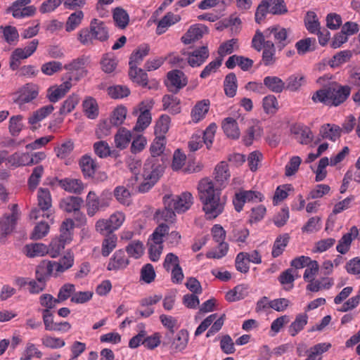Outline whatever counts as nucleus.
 <instances>
[{
	"label": "nucleus",
	"instance_id": "4c0bfd02",
	"mask_svg": "<svg viewBox=\"0 0 360 360\" xmlns=\"http://www.w3.org/2000/svg\"><path fill=\"white\" fill-rule=\"evenodd\" d=\"M79 166L85 177H91L95 174L98 165L90 156L84 155L80 161Z\"/></svg>",
	"mask_w": 360,
	"mask_h": 360
},
{
	"label": "nucleus",
	"instance_id": "393cba45",
	"mask_svg": "<svg viewBox=\"0 0 360 360\" xmlns=\"http://www.w3.org/2000/svg\"><path fill=\"white\" fill-rule=\"evenodd\" d=\"M210 106L209 99H203L198 101L191 111V120L194 123H198L202 120L207 114Z\"/></svg>",
	"mask_w": 360,
	"mask_h": 360
},
{
	"label": "nucleus",
	"instance_id": "6e6d98bb",
	"mask_svg": "<svg viewBox=\"0 0 360 360\" xmlns=\"http://www.w3.org/2000/svg\"><path fill=\"white\" fill-rule=\"evenodd\" d=\"M113 20L117 27L124 29L129 24V16L123 8H116L113 11Z\"/></svg>",
	"mask_w": 360,
	"mask_h": 360
},
{
	"label": "nucleus",
	"instance_id": "c756f323",
	"mask_svg": "<svg viewBox=\"0 0 360 360\" xmlns=\"http://www.w3.org/2000/svg\"><path fill=\"white\" fill-rule=\"evenodd\" d=\"M292 132L295 139L301 144H309L314 139V135L311 129L304 125H297L292 129Z\"/></svg>",
	"mask_w": 360,
	"mask_h": 360
},
{
	"label": "nucleus",
	"instance_id": "864d4df0",
	"mask_svg": "<svg viewBox=\"0 0 360 360\" xmlns=\"http://www.w3.org/2000/svg\"><path fill=\"white\" fill-rule=\"evenodd\" d=\"M84 15V13L81 10L71 13L66 21L65 30L68 32L75 30L82 23Z\"/></svg>",
	"mask_w": 360,
	"mask_h": 360
},
{
	"label": "nucleus",
	"instance_id": "052dcab7",
	"mask_svg": "<svg viewBox=\"0 0 360 360\" xmlns=\"http://www.w3.org/2000/svg\"><path fill=\"white\" fill-rule=\"evenodd\" d=\"M304 24L307 30L311 34L316 33L320 30V23L316 14L313 11H308L304 18Z\"/></svg>",
	"mask_w": 360,
	"mask_h": 360
},
{
	"label": "nucleus",
	"instance_id": "c03bdc74",
	"mask_svg": "<svg viewBox=\"0 0 360 360\" xmlns=\"http://www.w3.org/2000/svg\"><path fill=\"white\" fill-rule=\"evenodd\" d=\"M131 139V131L126 128H120L115 136V146L120 149L126 148Z\"/></svg>",
	"mask_w": 360,
	"mask_h": 360
},
{
	"label": "nucleus",
	"instance_id": "ddd939ff",
	"mask_svg": "<svg viewBox=\"0 0 360 360\" xmlns=\"http://www.w3.org/2000/svg\"><path fill=\"white\" fill-rule=\"evenodd\" d=\"M45 269L41 264L35 272L36 279L29 281L27 290L30 294H39L45 290L47 278L50 276L49 274H46Z\"/></svg>",
	"mask_w": 360,
	"mask_h": 360
},
{
	"label": "nucleus",
	"instance_id": "0eeeda50",
	"mask_svg": "<svg viewBox=\"0 0 360 360\" xmlns=\"http://www.w3.org/2000/svg\"><path fill=\"white\" fill-rule=\"evenodd\" d=\"M150 160L148 163H145L143 166V181L138 186V191L140 193H146L148 191L154 184L160 179L163 172V167L158 166L153 167Z\"/></svg>",
	"mask_w": 360,
	"mask_h": 360
},
{
	"label": "nucleus",
	"instance_id": "0e129e2a",
	"mask_svg": "<svg viewBox=\"0 0 360 360\" xmlns=\"http://www.w3.org/2000/svg\"><path fill=\"white\" fill-rule=\"evenodd\" d=\"M127 110L124 106L120 105L116 108L110 117V123L113 126L121 125L126 119Z\"/></svg>",
	"mask_w": 360,
	"mask_h": 360
},
{
	"label": "nucleus",
	"instance_id": "1a4fd4ad",
	"mask_svg": "<svg viewBox=\"0 0 360 360\" xmlns=\"http://www.w3.org/2000/svg\"><path fill=\"white\" fill-rule=\"evenodd\" d=\"M290 34V29H286L278 25H273L266 29V40H271L270 39L273 37L275 47L279 51L283 49L291 42V39L289 38Z\"/></svg>",
	"mask_w": 360,
	"mask_h": 360
},
{
	"label": "nucleus",
	"instance_id": "7c9ffc66",
	"mask_svg": "<svg viewBox=\"0 0 360 360\" xmlns=\"http://www.w3.org/2000/svg\"><path fill=\"white\" fill-rule=\"evenodd\" d=\"M230 172L228 164L226 162H221L214 169V179L221 187H225L230 178Z\"/></svg>",
	"mask_w": 360,
	"mask_h": 360
},
{
	"label": "nucleus",
	"instance_id": "4468645a",
	"mask_svg": "<svg viewBox=\"0 0 360 360\" xmlns=\"http://www.w3.org/2000/svg\"><path fill=\"white\" fill-rule=\"evenodd\" d=\"M264 198L263 195L258 191H241L235 195L233 200L235 209L237 212L243 210V205L246 202H261Z\"/></svg>",
	"mask_w": 360,
	"mask_h": 360
},
{
	"label": "nucleus",
	"instance_id": "473e14b6",
	"mask_svg": "<svg viewBox=\"0 0 360 360\" xmlns=\"http://www.w3.org/2000/svg\"><path fill=\"white\" fill-rule=\"evenodd\" d=\"M150 47L148 44H141L131 53L129 58V68H137L143 60V58L148 55Z\"/></svg>",
	"mask_w": 360,
	"mask_h": 360
},
{
	"label": "nucleus",
	"instance_id": "3c124183",
	"mask_svg": "<svg viewBox=\"0 0 360 360\" xmlns=\"http://www.w3.org/2000/svg\"><path fill=\"white\" fill-rule=\"evenodd\" d=\"M305 83L306 78L304 75L301 74L292 75L287 79L285 89L291 91H297Z\"/></svg>",
	"mask_w": 360,
	"mask_h": 360
},
{
	"label": "nucleus",
	"instance_id": "79ce46f5",
	"mask_svg": "<svg viewBox=\"0 0 360 360\" xmlns=\"http://www.w3.org/2000/svg\"><path fill=\"white\" fill-rule=\"evenodd\" d=\"M180 20L178 15L169 12L167 13L158 22L156 32L158 34H163L167 28Z\"/></svg>",
	"mask_w": 360,
	"mask_h": 360
},
{
	"label": "nucleus",
	"instance_id": "f3484780",
	"mask_svg": "<svg viewBox=\"0 0 360 360\" xmlns=\"http://www.w3.org/2000/svg\"><path fill=\"white\" fill-rule=\"evenodd\" d=\"M187 83V77L182 71L173 70L167 72L166 85L171 91H178Z\"/></svg>",
	"mask_w": 360,
	"mask_h": 360
},
{
	"label": "nucleus",
	"instance_id": "8fccbe9b",
	"mask_svg": "<svg viewBox=\"0 0 360 360\" xmlns=\"http://www.w3.org/2000/svg\"><path fill=\"white\" fill-rule=\"evenodd\" d=\"M83 110L89 119H95L98 115V107L96 101L92 97L86 98L82 103Z\"/></svg>",
	"mask_w": 360,
	"mask_h": 360
},
{
	"label": "nucleus",
	"instance_id": "774afa93",
	"mask_svg": "<svg viewBox=\"0 0 360 360\" xmlns=\"http://www.w3.org/2000/svg\"><path fill=\"white\" fill-rule=\"evenodd\" d=\"M79 101V96L77 94H72L63 103L60 108V114L67 115L72 112L75 106L78 104Z\"/></svg>",
	"mask_w": 360,
	"mask_h": 360
},
{
	"label": "nucleus",
	"instance_id": "6ab92c4d",
	"mask_svg": "<svg viewBox=\"0 0 360 360\" xmlns=\"http://www.w3.org/2000/svg\"><path fill=\"white\" fill-rule=\"evenodd\" d=\"M11 214L5 215L0 219V229L2 235L6 236L11 233L15 228L17 220L19 217L18 205L13 204L11 207Z\"/></svg>",
	"mask_w": 360,
	"mask_h": 360
},
{
	"label": "nucleus",
	"instance_id": "13d9d810",
	"mask_svg": "<svg viewBox=\"0 0 360 360\" xmlns=\"http://www.w3.org/2000/svg\"><path fill=\"white\" fill-rule=\"evenodd\" d=\"M170 124V117L167 115H162L157 121L155 127V134L157 136L165 137L168 131Z\"/></svg>",
	"mask_w": 360,
	"mask_h": 360
},
{
	"label": "nucleus",
	"instance_id": "69168bd1",
	"mask_svg": "<svg viewBox=\"0 0 360 360\" xmlns=\"http://www.w3.org/2000/svg\"><path fill=\"white\" fill-rule=\"evenodd\" d=\"M238 49V39H231L222 43L218 49V54L223 59L226 55L232 53L235 50Z\"/></svg>",
	"mask_w": 360,
	"mask_h": 360
},
{
	"label": "nucleus",
	"instance_id": "338daca9",
	"mask_svg": "<svg viewBox=\"0 0 360 360\" xmlns=\"http://www.w3.org/2000/svg\"><path fill=\"white\" fill-rule=\"evenodd\" d=\"M44 174V167L39 165L33 169L32 173L28 179V186L30 190L34 191L37 188L40 182V179Z\"/></svg>",
	"mask_w": 360,
	"mask_h": 360
},
{
	"label": "nucleus",
	"instance_id": "4be33fe9",
	"mask_svg": "<svg viewBox=\"0 0 360 360\" xmlns=\"http://www.w3.org/2000/svg\"><path fill=\"white\" fill-rule=\"evenodd\" d=\"M165 138L157 136L150 145V151L151 153V157L148 158L145 163H148L150 160H152L153 167H156L158 166H161L158 159V157L160 156L165 150Z\"/></svg>",
	"mask_w": 360,
	"mask_h": 360
},
{
	"label": "nucleus",
	"instance_id": "f704fd0d",
	"mask_svg": "<svg viewBox=\"0 0 360 360\" xmlns=\"http://www.w3.org/2000/svg\"><path fill=\"white\" fill-rule=\"evenodd\" d=\"M222 129L229 138L238 139L240 136V133L238 124L232 117H226L223 120Z\"/></svg>",
	"mask_w": 360,
	"mask_h": 360
},
{
	"label": "nucleus",
	"instance_id": "dca6fc26",
	"mask_svg": "<svg viewBox=\"0 0 360 360\" xmlns=\"http://www.w3.org/2000/svg\"><path fill=\"white\" fill-rule=\"evenodd\" d=\"M86 59L84 58H77L72 60L71 62L64 65L68 72V78L72 77V80H79L80 78L84 77L87 71L86 70Z\"/></svg>",
	"mask_w": 360,
	"mask_h": 360
},
{
	"label": "nucleus",
	"instance_id": "58836bf2",
	"mask_svg": "<svg viewBox=\"0 0 360 360\" xmlns=\"http://www.w3.org/2000/svg\"><path fill=\"white\" fill-rule=\"evenodd\" d=\"M162 297L160 295H154L142 299L141 301V306L145 307L144 309L140 310L139 314L145 318L149 317L154 313V309L152 307L153 304L158 303Z\"/></svg>",
	"mask_w": 360,
	"mask_h": 360
},
{
	"label": "nucleus",
	"instance_id": "9d476101",
	"mask_svg": "<svg viewBox=\"0 0 360 360\" xmlns=\"http://www.w3.org/2000/svg\"><path fill=\"white\" fill-rule=\"evenodd\" d=\"M74 264V256L70 252H67L58 262L44 261L41 264L46 269V274L57 276L58 274L63 273L71 268Z\"/></svg>",
	"mask_w": 360,
	"mask_h": 360
},
{
	"label": "nucleus",
	"instance_id": "6e6552de",
	"mask_svg": "<svg viewBox=\"0 0 360 360\" xmlns=\"http://www.w3.org/2000/svg\"><path fill=\"white\" fill-rule=\"evenodd\" d=\"M165 205L172 207L176 213L181 214L186 212L193 204V198L191 193L183 192L175 196L166 195L163 198Z\"/></svg>",
	"mask_w": 360,
	"mask_h": 360
},
{
	"label": "nucleus",
	"instance_id": "f03ea898",
	"mask_svg": "<svg viewBox=\"0 0 360 360\" xmlns=\"http://www.w3.org/2000/svg\"><path fill=\"white\" fill-rule=\"evenodd\" d=\"M351 93L349 86H328L316 91L311 99L314 103H321L326 105L338 106L343 103Z\"/></svg>",
	"mask_w": 360,
	"mask_h": 360
},
{
	"label": "nucleus",
	"instance_id": "49530a36",
	"mask_svg": "<svg viewBox=\"0 0 360 360\" xmlns=\"http://www.w3.org/2000/svg\"><path fill=\"white\" fill-rule=\"evenodd\" d=\"M39 303L41 307V309L38 310L40 312L47 310L51 311L59 304L57 298L48 293H44L39 296Z\"/></svg>",
	"mask_w": 360,
	"mask_h": 360
},
{
	"label": "nucleus",
	"instance_id": "2eb2a0df",
	"mask_svg": "<svg viewBox=\"0 0 360 360\" xmlns=\"http://www.w3.org/2000/svg\"><path fill=\"white\" fill-rule=\"evenodd\" d=\"M39 86L34 83H27L21 86L15 93V103L22 105L32 102L39 95Z\"/></svg>",
	"mask_w": 360,
	"mask_h": 360
},
{
	"label": "nucleus",
	"instance_id": "f8f14e48",
	"mask_svg": "<svg viewBox=\"0 0 360 360\" xmlns=\"http://www.w3.org/2000/svg\"><path fill=\"white\" fill-rule=\"evenodd\" d=\"M31 0H16L6 9L7 13H12L14 18L21 19L34 15L36 8L30 6Z\"/></svg>",
	"mask_w": 360,
	"mask_h": 360
},
{
	"label": "nucleus",
	"instance_id": "423d86ee",
	"mask_svg": "<svg viewBox=\"0 0 360 360\" xmlns=\"http://www.w3.org/2000/svg\"><path fill=\"white\" fill-rule=\"evenodd\" d=\"M38 44V39H33L25 48H16L14 49L9 58L10 69L13 71L19 69L21 60L30 57L36 51Z\"/></svg>",
	"mask_w": 360,
	"mask_h": 360
},
{
	"label": "nucleus",
	"instance_id": "a19ab883",
	"mask_svg": "<svg viewBox=\"0 0 360 360\" xmlns=\"http://www.w3.org/2000/svg\"><path fill=\"white\" fill-rule=\"evenodd\" d=\"M25 252L29 257H42L49 252V248L43 243H31L25 245Z\"/></svg>",
	"mask_w": 360,
	"mask_h": 360
},
{
	"label": "nucleus",
	"instance_id": "5701e85b",
	"mask_svg": "<svg viewBox=\"0 0 360 360\" xmlns=\"http://www.w3.org/2000/svg\"><path fill=\"white\" fill-rule=\"evenodd\" d=\"M207 27L202 24L192 25L188 31L181 37V41L185 44H189L193 41L202 37L207 32Z\"/></svg>",
	"mask_w": 360,
	"mask_h": 360
},
{
	"label": "nucleus",
	"instance_id": "7ed1b4c3",
	"mask_svg": "<svg viewBox=\"0 0 360 360\" xmlns=\"http://www.w3.org/2000/svg\"><path fill=\"white\" fill-rule=\"evenodd\" d=\"M108 37V30L105 22L96 18L91 20L89 27L82 29L78 34V39L84 45L92 44L94 39L105 41Z\"/></svg>",
	"mask_w": 360,
	"mask_h": 360
},
{
	"label": "nucleus",
	"instance_id": "b1692460",
	"mask_svg": "<svg viewBox=\"0 0 360 360\" xmlns=\"http://www.w3.org/2000/svg\"><path fill=\"white\" fill-rule=\"evenodd\" d=\"M53 110V106L50 104L34 111L28 118V123L31 125V129H37L39 127V123L51 114Z\"/></svg>",
	"mask_w": 360,
	"mask_h": 360
},
{
	"label": "nucleus",
	"instance_id": "680f3d73",
	"mask_svg": "<svg viewBox=\"0 0 360 360\" xmlns=\"http://www.w3.org/2000/svg\"><path fill=\"white\" fill-rule=\"evenodd\" d=\"M237 79L234 73H229L224 80V91L227 96L232 98L236 95L237 90Z\"/></svg>",
	"mask_w": 360,
	"mask_h": 360
},
{
	"label": "nucleus",
	"instance_id": "c85d7f7f",
	"mask_svg": "<svg viewBox=\"0 0 360 360\" xmlns=\"http://www.w3.org/2000/svg\"><path fill=\"white\" fill-rule=\"evenodd\" d=\"M128 264L129 259L126 257L125 252L122 250H119L110 258L107 269L109 271H117L126 268Z\"/></svg>",
	"mask_w": 360,
	"mask_h": 360
},
{
	"label": "nucleus",
	"instance_id": "a18cd8bd",
	"mask_svg": "<svg viewBox=\"0 0 360 360\" xmlns=\"http://www.w3.org/2000/svg\"><path fill=\"white\" fill-rule=\"evenodd\" d=\"M248 295V287L246 285H238L226 295V299L229 302H235L244 299Z\"/></svg>",
	"mask_w": 360,
	"mask_h": 360
},
{
	"label": "nucleus",
	"instance_id": "e2e57ef3",
	"mask_svg": "<svg viewBox=\"0 0 360 360\" xmlns=\"http://www.w3.org/2000/svg\"><path fill=\"white\" fill-rule=\"evenodd\" d=\"M176 211L172 207L165 205L162 210H158L155 212V217L158 221H165L167 222H174L176 219Z\"/></svg>",
	"mask_w": 360,
	"mask_h": 360
},
{
	"label": "nucleus",
	"instance_id": "ea45409f",
	"mask_svg": "<svg viewBox=\"0 0 360 360\" xmlns=\"http://www.w3.org/2000/svg\"><path fill=\"white\" fill-rule=\"evenodd\" d=\"M275 45L271 40H266L264 45L263 53H262V61L264 65L269 66L275 63V53H276Z\"/></svg>",
	"mask_w": 360,
	"mask_h": 360
},
{
	"label": "nucleus",
	"instance_id": "cd10ccee",
	"mask_svg": "<svg viewBox=\"0 0 360 360\" xmlns=\"http://www.w3.org/2000/svg\"><path fill=\"white\" fill-rule=\"evenodd\" d=\"M208 56L209 51L207 46H202L189 53L188 63L191 67H198L206 60Z\"/></svg>",
	"mask_w": 360,
	"mask_h": 360
},
{
	"label": "nucleus",
	"instance_id": "2f4dec72",
	"mask_svg": "<svg viewBox=\"0 0 360 360\" xmlns=\"http://www.w3.org/2000/svg\"><path fill=\"white\" fill-rule=\"evenodd\" d=\"M83 200L77 196H68L60 200L59 206L61 210L66 212L79 211Z\"/></svg>",
	"mask_w": 360,
	"mask_h": 360
},
{
	"label": "nucleus",
	"instance_id": "39448f33",
	"mask_svg": "<svg viewBox=\"0 0 360 360\" xmlns=\"http://www.w3.org/2000/svg\"><path fill=\"white\" fill-rule=\"evenodd\" d=\"M112 200V193L103 191L99 196L95 192L89 191L86 199L87 214L93 217L98 210L108 207Z\"/></svg>",
	"mask_w": 360,
	"mask_h": 360
},
{
	"label": "nucleus",
	"instance_id": "e433bc0d",
	"mask_svg": "<svg viewBox=\"0 0 360 360\" xmlns=\"http://www.w3.org/2000/svg\"><path fill=\"white\" fill-rule=\"evenodd\" d=\"M331 344L329 342H321L314 345L309 348L307 357L305 360H321L322 354L326 352L330 347Z\"/></svg>",
	"mask_w": 360,
	"mask_h": 360
},
{
	"label": "nucleus",
	"instance_id": "72a5a7b5",
	"mask_svg": "<svg viewBox=\"0 0 360 360\" xmlns=\"http://www.w3.org/2000/svg\"><path fill=\"white\" fill-rule=\"evenodd\" d=\"M341 129L335 124H325L319 130V134L322 139L335 141L340 136Z\"/></svg>",
	"mask_w": 360,
	"mask_h": 360
},
{
	"label": "nucleus",
	"instance_id": "de8ad7c7",
	"mask_svg": "<svg viewBox=\"0 0 360 360\" xmlns=\"http://www.w3.org/2000/svg\"><path fill=\"white\" fill-rule=\"evenodd\" d=\"M308 316L306 314H299L288 328V333L291 336H295L307 325Z\"/></svg>",
	"mask_w": 360,
	"mask_h": 360
},
{
	"label": "nucleus",
	"instance_id": "a211bd4d",
	"mask_svg": "<svg viewBox=\"0 0 360 360\" xmlns=\"http://www.w3.org/2000/svg\"><path fill=\"white\" fill-rule=\"evenodd\" d=\"M72 77L60 85L50 86L47 89L46 97L51 103H56L68 92L72 87Z\"/></svg>",
	"mask_w": 360,
	"mask_h": 360
},
{
	"label": "nucleus",
	"instance_id": "aec40b11",
	"mask_svg": "<svg viewBox=\"0 0 360 360\" xmlns=\"http://www.w3.org/2000/svg\"><path fill=\"white\" fill-rule=\"evenodd\" d=\"M38 207L44 212L43 217L53 220L51 207L52 200L50 191L48 188H39L37 193Z\"/></svg>",
	"mask_w": 360,
	"mask_h": 360
},
{
	"label": "nucleus",
	"instance_id": "c9c22d12",
	"mask_svg": "<svg viewBox=\"0 0 360 360\" xmlns=\"http://www.w3.org/2000/svg\"><path fill=\"white\" fill-rule=\"evenodd\" d=\"M263 82L264 85L274 93L280 94L285 89V83L278 77L266 76Z\"/></svg>",
	"mask_w": 360,
	"mask_h": 360
},
{
	"label": "nucleus",
	"instance_id": "9b49d317",
	"mask_svg": "<svg viewBox=\"0 0 360 360\" xmlns=\"http://www.w3.org/2000/svg\"><path fill=\"white\" fill-rule=\"evenodd\" d=\"M217 317V314H212L205 319L198 326L195 331V335L198 336L205 332L210 326L213 323L211 328L208 330L206 334L207 338H210L219 332L222 328L224 320L225 314H222L219 319L215 320Z\"/></svg>",
	"mask_w": 360,
	"mask_h": 360
},
{
	"label": "nucleus",
	"instance_id": "bb28decb",
	"mask_svg": "<svg viewBox=\"0 0 360 360\" xmlns=\"http://www.w3.org/2000/svg\"><path fill=\"white\" fill-rule=\"evenodd\" d=\"M358 236V228L355 226H352L350 229L349 232L344 234L339 240L338 244L336 246L337 251L342 255L346 254L350 248L352 240L357 238Z\"/></svg>",
	"mask_w": 360,
	"mask_h": 360
},
{
	"label": "nucleus",
	"instance_id": "f257e3e1",
	"mask_svg": "<svg viewBox=\"0 0 360 360\" xmlns=\"http://www.w3.org/2000/svg\"><path fill=\"white\" fill-rule=\"evenodd\" d=\"M221 189L216 188L213 181L208 178L202 179L198 184V197L207 219H215L224 210L225 200L220 197Z\"/></svg>",
	"mask_w": 360,
	"mask_h": 360
},
{
	"label": "nucleus",
	"instance_id": "412c9836",
	"mask_svg": "<svg viewBox=\"0 0 360 360\" xmlns=\"http://www.w3.org/2000/svg\"><path fill=\"white\" fill-rule=\"evenodd\" d=\"M168 342H165L164 345L171 344L172 354L177 353L184 350L188 342V333L186 330H180L172 340L171 338Z\"/></svg>",
	"mask_w": 360,
	"mask_h": 360
},
{
	"label": "nucleus",
	"instance_id": "4d7b16f0",
	"mask_svg": "<svg viewBox=\"0 0 360 360\" xmlns=\"http://www.w3.org/2000/svg\"><path fill=\"white\" fill-rule=\"evenodd\" d=\"M249 236V230L244 226H233L229 240L236 243H244Z\"/></svg>",
	"mask_w": 360,
	"mask_h": 360
},
{
	"label": "nucleus",
	"instance_id": "37998d69",
	"mask_svg": "<svg viewBox=\"0 0 360 360\" xmlns=\"http://www.w3.org/2000/svg\"><path fill=\"white\" fill-rule=\"evenodd\" d=\"M7 162L14 167L30 165V153L16 152L8 156Z\"/></svg>",
	"mask_w": 360,
	"mask_h": 360
},
{
	"label": "nucleus",
	"instance_id": "5fc2aeb1",
	"mask_svg": "<svg viewBox=\"0 0 360 360\" xmlns=\"http://www.w3.org/2000/svg\"><path fill=\"white\" fill-rule=\"evenodd\" d=\"M129 75L131 79L142 86L148 84V75L142 69L138 68H129Z\"/></svg>",
	"mask_w": 360,
	"mask_h": 360
},
{
	"label": "nucleus",
	"instance_id": "a878e982",
	"mask_svg": "<svg viewBox=\"0 0 360 360\" xmlns=\"http://www.w3.org/2000/svg\"><path fill=\"white\" fill-rule=\"evenodd\" d=\"M56 181H58V186L65 191L71 193L81 194L85 188L82 181L77 179L65 178L63 179H57Z\"/></svg>",
	"mask_w": 360,
	"mask_h": 360
},
{
	"label": "nucleus",
	"instance_id": "09e8293b",
	"mask_svg": "<svg viewBox=\"0 0 360 360\" xmlns=\"http://www.w3.org/2000/svg\"><path fill=\"white\" fill-rule=\"evenodd\" d=\"M289 239L290 237L288 233L281 235L276 238L271 251V255L273 257H278L283 252L289 243Z\"/></svg>",
	"mask_w": 360,
	"mask_h": 360
},
{
	"label": "nucleus",
	"instance_id": "603ef678",
	"mask_svg": "<svg viewBox=\"0 0 360 360\" xmlns=\"http://www.w3.org/2000/svg\"><path fill=\"white\" fill-rule=\"evenodd\" d=\"M162 103L164 110L171 113L176 114L181 110L179 100L173 95H165L162 98Z\"/></svg>",
	"mask_w": 360,
	"mask_h": 360
},
{
	"label": "nucleus",
	"instance_id": "bf43d9fd",
	"mask_svg": "<svg viewBox=\"0 0 360 360\" xmlns=\"http://www.w3.org/2000/svg\"><path fill=\"white\" fill-rule=\"evenodd\" d=\"M269 13L274 15H282L287 13L288 10L283 0H264Z\"/></svg>",
	"mask_w": 360,
	"mask_h": 360
},
{
	"label": "nucleus",
	"instance_id": "20e7f679",
	"mask_svg": "<svg viewBox=\"0 0 360 360\" xmlns=\"http://www.w3.org/2000/svg\"><path fill=\"white\" fill-rule=\"evenodd\" d=\"M154 101L148 99L141 102L134 108L132 114L138 117L133 130L137 132L144 131L151 123L152 116L150 111L153 108Z\"/></svg>",
	"mask_w": 360,
	"mask_h": 360
}]
</instances>
